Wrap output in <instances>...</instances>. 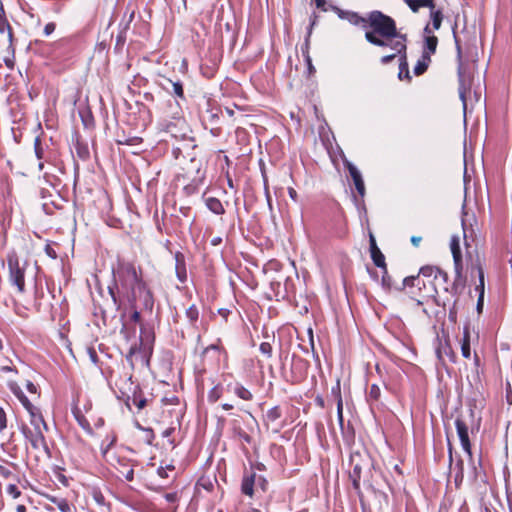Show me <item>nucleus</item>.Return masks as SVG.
<instances>
[{
  "instance_id": "f257e3e1",
  "label": "nucleus",
  "mask_w": 512,
  "mask_h": 512,
  "mask_svg": "<svg viewBox=\"0 0 512 512\" xmlns=\"http://www.w3.org/2000/svg\"><path fill=\"white\" fill-rule=\"evenodd\" d=\"M116 310L122 307L137 305L143 312L152 314L155 298L144 280L143 270L133 262L119 261L114 271V281L108 286Z\"/></svg>"
},
{
  "instance_id": "f03ea898",
  "label": "nucleus",
  "mask_w": 512,
  "mask_h": 512,
  "mask_svg": "<svg viewBox=\"0 0 512 512\" xmlns=\"http://www.w3.org/2000/svg\"><path fill=\"white\" fill-rule=\"evenodd\" d=\"M366 21L365 40L371 45L392 49L393 44L408 41L407 35L398 31L396 21L380 10L368 12Z\"/></svg>"
},
{
  "instance_id": "7ed1b4c3",
  "label": "nucleus",
  "mask_w": 512,
  "mask_h": 512,
  "mask_svg": "<svg viewBox=\"0 0 512 512\" xmlns=\"http://www.w3.org/2000/svg\"><path fill=\"white\" fill-rule=\"evenodd\" d=\"M420 274L428 279V282L433 286L429 290L431 297L435 304L445 307L447 303L451 302L453 298L459 293L458 284L456 279L449 283L448 274L437 266H423L420 268Z\"/></svg>"
},
{
  "instance_id": "20e7f679",
  "label": "nucleus",
  "mask_w": 512,
  "mask_h": 512,
  "mask_svg": "<svg viewBox=\"0 0 512 512\" xmlns=\"http://www.w3.org/2000/svg\"><path fill=\"white\" fill-rule=\"evenodd\" d=\"M46 431H48V426L42 413H34L30 417L29 425H22L21 427V432L31 447L49 456L50 449L44 435Z\"/></svg>"
},
{
  "instance_id": "39448f33",
  "label": "nucleus",
  "mask_w": 512,
  "mask_h": 512,
  "mask_svg": "<svg viewBox=\"0 0 512 512\" xmlns=\"http://www.w3.org/2000/svg\"><path fill=\"white\" fill-rule=\"evenodd\" d=\"M396 290L404 291L408 294L411 299L416 301L417 306H422L431 297L424 277L420 272L418 275L405 277L401 286L396 287Z\"/></svg>"
},
{
  "instance_id": "423d86ee",
  "label": "nucleus",
  "mask_w": 512,
  "mask_h": 512,
  "mask_svg": "<svg viewBox=\"0 0 512 512\" xmlns=\"http://www.w3.org/2000/svg\"><path fill=\"white\" fill-rule=\"evenodd\" d=\"M7 265L9 270V281L16 286L19 293L25 292V272L28 266L26 260H20L16 252L7 255Z\"/></svg>"
},
{
  "instance_id": "0eeeda50",
  "label": "nucleus",
  "mask_w": 512,
  "mask_h": 512,
  "mask_svg": "<svg viewBox=\"0 0 512 512\" xmlns=\"http://www.w3.org/2000/svg\"><path fill=\"white\" fill-rule=\"evenodd\" d=\"M309 367L310 363L306 359L293 355L289 378L290 383L294 385L302 383L307 377Z\"/></svg>"
},
{
  "instance_id": "6e6552de",
  "label": "nucleus",
  "mask_w": 512,
  "mask_h": 512,
  "mask_svg": "<svg viewBox=\"0 0 512 512\" xmlns=\"http://www.w3.org/2000/svg\"><path fill=\"white\" fill-rule=\"evenodd\" d=\"M456 27L457 26L455 25V27H453L452 30H453V36H454L455 46H456V51H457V58L460 62V66L458 69V73H459V77H460L459 97L463 103L464 109H466V106H467L466 98H467V93H470V83H466L465 79L463 78L462 72H461L462 48H461V44H460L459 38L456 33Z\"/></svg>"
},
{
  "instance_id": "1a4fd4ad",
  "label": "nucleus",
  "mask_w": 512,
  "mask_h": 512,
  "mask_svg": "<svg viewBox=\"0 0 512 512\" xmlns=\"http://www.w3.org/2000/svg\"><path fill=\"white\" fill-rule=\"evenodd\" d=\"M393 51L399 53V73L398 78L400 80L406 79L408 82L411 81L408 60H407V42H398L393 44Z\"/></svg>"
},
{
  "instance_id": "9d476101",
  "label": "nucleus",
  "mask_w": 512,
  "mask_h": 512,
  "mask_svg": "<svg viewBox=\"0 0 512 512\" xmlns=\"http://www.w3.org/2000/svg\"><path fill=\"white\" fill-rule=\"evenodd\" d=\"M455 427L463 450L468 454L469 458L472 459V445L470 442L468 426L466 422L462 418L458 417L455 420Z\"/></svg>"
},
{
  "instance_id": "9b49d317",
  "label": "nucleus",
  "mask_w": 512,
  "mask_h": 512,
  "mask_svg": "<svg viewBox=\"0 0 512 512\" xmlns=\"http://www.w3.org/2000/svg\"><path fill=\"white\" fill-rule=\"evenodd\" d=\"M424 35L422 55H427L431 58V56L436 53L438 37L433 34L429 23L424 27Z\"/></svg>"
},
{
  "instance_id": "f8f14e48",
  "label": "nucleus",
  "mask_w": 512,
  "mask_h": 512,
  "mask_svg": "<svg viewBox=\"0 0 512 512\" xmlns=\"http://www.w3.org/2000/svg\"><path fill=\"white\" fill-rule=\"evenodd\" d=\"M333 10L337 13L340 19L347 20L354 26H361L363 29H367L366 16H361L359 13L354 11L342 10L338 7H333Z\"/></svg>"
},
{
  "instance_id": "ddd939ff",
  "label": "nucleus",
  "mask_w": 512,
  "mask_h": 512,
  "mask_svg": "<svg viewBox=\"0 0 512 512\" xmlns=\"http://www.w3.org/2000/svg\"><path fill=\"white\" fill-rule=\"evenodd\" d=\"M450 249L453 256L455 273L461 278L463 271L462 253L460 248V240L458 236H453L450 240Z\"/></svg>"
},
{
  "instance_id": "4468645a",
  "label": "nucleus",
  "mask_w": 512,
  "mask_h": 512,
  "mask_svg": "<svg viewBox=\"0 0 512 512\" xmlns=\"http://www.w3.org/2000/svg\"><path fill=\"white\" fill-rule=\"evenodd\" d=\"M342 160L344 167L348 170L354 182L357 192L363 197L365 195V184L360 171L345 157Z\"/></svg>"
},
{
  "instance_id": "2eb2a0df",
  "label": "nucleus",
  "mask_w": 512,
  "mask_h": 512,
  "mask_svg": "<svg viewBox=\"0 0 512 512\" xmlns=\"http://www.w3.org/2000/svg\"><path fill=\"white\" fill-rule=\"evenodd\" d=\"M226 391L232 392L235 396L243 401H252L253 393L240 382H230L226 385Z\"/></svg>"
},
{
  "instance_id": "dca6fc26",
  "label": "nucleus",
  "mask_w": 512,
  "mask_h": 512,
  "mask_svg": "<svg viewBox=\"0 0 512 512\" xmlns=\"http://www.w3.org/2000/svg\"><path fill=\"white\" fill-rule=\"evenodd\" d=\"M130 401L133 405H135L138 411H141L145 407L151 405L152 399H148L144 396L142 390L139 386H136L131 396L127 397L126 405L129 407Z\"/></svg>"
},
{
  "instance_id": "f3484780",
  "label": "nucleus",
  "mask_w": 512,
  "mask_h": 512,
  "mask_svg": "<svg viewBox=\"0 0 512 512\" xmlns=\"http://www.w3.org/2000/svg\"><path fill=\"white\" fill-rule=\"evenodd\" d=\"M436 355L440 361L443 360L444 356H446L452 363H455L457 359L449 339H446L444 342L439 340V345L436 348Z\"/></svg>"
},
{
  "instance_id": "a211bd4d",
  "label": "nucleus",
  "mask_w": 512,
  "mask_h": 512,
  "mask_svg": "<svg viewBox=\"0 0 512 512\" xmlns=\"http://www.w3.org/2000/svg\"><path fill=\"white\" fill-rule=\"evenodd\" d=\"M174 258H175L176 276L181 283H184L187 280L185 257L183 255V253L178 251L175 253Z\"/></svg>"
},
{
  "instance_id": "6ab92c4d",
  "label": "nucleus",
  "mask_w": 512,
  "mask_h": 512,
  "mask_svg": "<svg viewBox=\"0 0 512 512\" xmlns=\"http://www.w3.org/2000/svg\"><path fill=\"white\" fill-rule=\"evenodd\" d=\"M161 408H162V414H168L170 417H173L175 416L177 421H179V417L181 416V410H177L176 408H172V409H166L167 406L169 405H173V406H179L180 402H179V398L176 397V396H173L171 397L170 399L168 398H163L161 400Z\"/></svg>"
},
{
  "instance_id": "aec40b11",
  "label": "nucleus",
  "mask_w": 512,
  "mask_h": 512,
  "mask_svg": "<svg viewBox=\"0 0 512 512\" xmlns=\"http://www.w3.org/2000/svg\"><path fill=\"white\" fill-rule=\"evenodd\" d=\"M72 413L77 423L81 426V428L88 434H93V429L90 425L89 418L83 413V411L78 406H74L72 409Z\"/></svg>"
},
{
  "instance_id": "412c9836",
  "label": "nucleus",
  "mask_w": 512,
  "mask_h": 512,
  "mask_svg": "<svg viewBox=\"0 0 512 512\" xmlns=\"http://www.w3.org/2000/svg\"><path fill=\"white\" fill-rule=\"evenodd\" d=\"M256 474L251 473L249 475H244L241 482V491L244 495L252 497L254 494V484H255Z\"/></svg>"
},
{
  "instance_id": "4be33fe9",
  "label": "nucleus",
  "mask_w": 512,
  "mask_h": 512,
  "mask_svg": "<svg viewBox=\"0 0 512 512\" xmlns=\"http://www.w3.org/2000/svg\"><path fill=\"white\" fill-rule=\"evenodd\" d=\"M471 334L470 329L468 326H465L463 329V338L461 340V353L462 356L466 359H469L471 357Z\"/></svg>"
},
{
  "instance_id": "5701e85b",
  "label": "nucleus",
  "mask_w": 512,
  "mask_h": 512,
  "mask_svg": "<svg viewBox=\"0 0 512 512\" xmlns=\"http://www.w3.org/2000/svg\"><path fill=\"white\" fill-rule=\"evenodd\" d=\"M206 207L216 215H223L225 213L222 202L216 197H208L205 199Z\"/></svg>"
},
{
  "instance_id": "b1692460",
  "label": "nucleus",
  "mask_w": 512,
  "mask_h": 512,
  "mask_svg": "<svg viewBox=\"0 0 512 512\" xmlns=\"http://www.w3.org/2000/svg\"><path fill=\"white\" fill-rule=\"evenodd\" d=\"M128 310L130 311L131 322L135 324H142L141 313L143 312V310L138 308V305L135 304L133 306L122 307V309L120 310L122 311V317L126 314Z\"/></svg>"
},
{
  "instance_id": "393cba45",
  "label": "nucleus",
  "mask_w": 512,
  "mask_h": 512,
  "mask_svg": "<svg viewBox=\"0 0 512 512\" xmlns=\"http://www.w3.org/2000/svg\"><path fill=\"white\" fill-rule=\"evenodd\" d=\"M430 64L431 58L427 55L421 54V57L418 59L416 65L414 66V74L416 76L424 74L427 71Z\"/></svg>"
},
{
  "instance_id": "a878e982",
  "label": "nucleus",
  "mask_w": 512,
  "mask_h": 512,
  "mask_svg": "<svg viewBox=\"0 0 512 512\" xmlns=\"http://www.w3.org/2000/svg\"><path fill=\"white\" fill-rule=\"evenodd\" d=\"M429 15H430V20H431V24H432L431 29L433 30V32L435 30H439L441 28V25H442V22L444 19L443 9L438 7V9L436 11H431V13Z\"/></svg>"
},
{
  "instance_id": "bb28decb",
  "label": "nucleus",
  "mask_w": 512,
  "mask_h": 512,
  "mask_svg": "<svg viewBox=\"0 0 512 512\" xmlns=\"http://www.w3.org/2000/svg\"><path fill=\"white\" fill-rule=\"evenodd\" d=\"M370 254H371V259H372L373 263L375 264V266H377L381 269H386L385 256L383 255V253L381 252L379 247H374V248L370 249Z\"/></svg>"
},
{
  "instance_id": "cd10ccee",
  "label": "nucleus",
  "mask_w": 512,
  "mask_h": 512,
  "mask_svg": "<svg viewBox=\"0 0 512 512\" xmlns=\"http://www.w3.org/2000/svg\"><path fill=\"white\" fill-rule=\"evenodd\" d=\"M224 387L221 383L215 384L207 394L208 402L216 403L223 395Z\"/></svg>"
},
{
  "instance_id": "c85d7f7f",
  "label": "nucleus",
  "mask_w": 512,
  "mask_h": 512,
  "mask_svg": "<svg viewBox=\"0 0 512 512\" xmlns=\"http://www.w3.org/2000/svg\"><path fill=\"white\" fill-rule=\"evenodd\" d=\"M282 417V410L280 406H274L270 408L265 414V422L266 424L276 423Z\"/></svg>"
},
{
  "instance_id": "c756f323",
  "label": "nucleus",
  "mask_w": 512,
  "mask_h": 512,
  "mask_svg": "<svg viewBox=\"0 0 512 512\" xmlns=\"http://www.w3.org/2000/svg\"><path fill=\"white\" fill-rule=\"evenodd\" d=\"M47 499L51 503L55 504L61 512H71V510H72V506L69 504V502L65 498H58L55 496H47Z\"/></svg>"
},
{
  "instance_id": "7c9ffc66",
  "label": "nucleus",
  "mask_w": 512,
  "mask_h": 512,
  "mask_svg": "<svg viewBox=\"0 0 512 512\" xmlns=\"http://www.w3.org/2000/svg\"><path fill=\"white\" fill-rule=\"evenodd\" d=\"M199 315V309L196 304L190 305L185 311V316L192 326H196V323L199 320Z\"/></svg>"
},
{
  "instance_id": "2f4dec72",
  "label": "nucleus",
  "mask_w": 512,
  "mask_h": 512,
  "mask_svg": "<svg viewBox=\"0 0 512 512\" xmlns=\"http://www.w3.org/2000/svg\"><path fill=\"white\" fill-rule=\"evenodd\" d=\"M135 17V10H127L119 24L120 31L127 33Z\"/></svg>"
},
{
  "instance_id": "473e14b6",
  "label": "nucleus",
  "mask_w": 512,
  "mask_h": 512,
  "mask_svg": "<svg viewBox=\"0 0 512 512\" xmlns=\"http://www.w3.org/2000/svg\"><path fill=\"white\" fill-rule=\"evenodd\" d=\"M475 268L477 269L479 277V283L476 286V290L478 291L479 294L482 293V295H484V270L480 259H477L475 263Z\"/></svg>"
},
{
  "instance_id": "72a5a7b5",
  "label": "nucleus",
  "mask_w": 512,
  "mask_h": 512,
  "mask_svg": "<svg viewBox=\"0 0 512 512\" xmlns=\"http://www.w3.org/2000/svg\"><path fill=\"white\" fill-rule=\"evenodd\" d=\"M350 478L353 482V487L355 490L360 489V478H361V466L357 463L353 465L352 472H350Z\"/></svg>"
},
{
  "instance_id": "f704fd0d",
  "label": "nucleus",
  "mask_w": 512,
  "mask_h": 512,
  "mask_svg": "<svg viewBox=\"0 0 512 512\" xmlns=\"http://www.w3.org/2000/svg\"><path fill=\"white\" fill-rule=\"evenodd\" d=\"M381 396V390L377 384H372L367 393V400L369 402H378Z\"/></svg>"
},
{
  "instance_id": "c9c22d12",
  "label": "nucleus",
  "mask_w": 512,
  "mask_h": 512,
  "mask_svg": "<svg viewBox=\"0 0 512 512\" xmlns=\"http://www.w3.org/2000/svg\"><path fill=\"white\" fill-rule=\"evenodd\" d=\"M137 427L143 432V440L146 444L152 445L155 439V434L153 429L144 428L139 423H137Z\"/></svg>"
},
{
  "instance_id": "e433bc0d",
  "label": "nucleus",
  "mask_w": 512,
  "mask_h": 512,
  "mask_svg": "<svg viewBox=\"0 0 512 512\" xmlns=\"http://www.w3.org/2000/svg\"><path fill=\"white\" fill-rule=\"evenodd\" d=\"M8 387L21 403L27 398L16 382H9Z\"/></svg>"
},
{
  "instance_id": "4c0bfd02",
  "label": "nucleus",
  "mask_w": 512,
  "mask_h": 512,
  "mask_svg": "<svg viewBox=\"0 0 512 512\" xmlns=\"http://www.w3.org/2000/svg\"><path fill=\"white\" fill-rule=\"evenodd\" d=\"M382 273V286L387 291H391L393 288L396 289V287L393 284L392 277L389 275L387 268L382 269Z\"/></svg>"
},
{
  "instance_id": "58836bf2",
  "label": "nucleus",
  "mask_w": 512,
  "mask_h": 512,
  "mask_svg": "<svg viewBox=\"0 0 512 512\" xmlns=\"http://www.w3.org/2000/svg\"><path fill=\"white\" fill-rule=\"evenodd\" d=\"M426 1L427 0H404L413 13H417L421 8H424Z\"/></svg>"
},
{
  "instance_id": "ea45409f",
  "label": "nucleus",
  "mask_w": 512,
  "mask_h": 512,
  "mask_svg": "<svg viewBox=\"0 0 512 512\" xmlns=\"http://www.w3.org/2000/svg\"><path fill=\"white\" fill-rule=\"evenodd\" d=\"M331 396L336 401V405H338V403L340 402H343L341 395V384L339 379L337 380L336 384L331 388Z\"/></svg>"
},
{
  "instance_id": "a19ab883",
  "label": "nucleus",
  "mask_w": 512,
  "mask_h": 512,
  "mask_svg": "<svg viewBox=\"0 0 512 512\" xmlns=\"http://www.w3.org/2000/svg\"><path fill=\"white\" fill-rule=\"evenodd\" d=\"M10 28L9 22L5 16L4 7L0 1V32L4 33L6 29Z\"/></svg>"
},
{
  "instance_id": "79ce46f5",
  "label": "nucleus",
  "mask_w": 512,
  "mask_h": 512,
  "mask_svg": "<svg viewBox=\"0 0 512 512\" xmlns=\"http://www.w3.org/2000/svg\"><path fill=\"white\" fill-rule=\"evenodd\" d=\"M23 405V407L27 410V412L29 413V416L31 417L32 415L35 414H40L41 411L38 407L34 406L31 401L26 398L23 403H21Z\"/></svg>"
},
{
  "instance_id": "37998d69",
  "label": "nucleus",
  "mask_w": 512,
  "mask_h": 512,
  "mask_svg": "<svg viewBox=\"0 0 512 512\" xmlns=\"http://www.w3.org/2000/svg\"><path fill=\"white\" fill-rule=\"evenodd\" d=\"M173 93L180 99L185 100L183 84L180 81L172 82Z\"/></svg>"
},
{
  "instance_id": "c03bdc74",
  "label": "nucleus",
  "mask_w": 512,
  "mask_h": 512,
  "mask_svg": "<svg viewBox=\"0 0 512 512\" xmlns=\"http://www.w3.org/2000/svg\"><path fill=\"white\" fill-rule=\"evenodd\" d=\"M201 71H202V74L207 77L208 79L214 77L216 71H217V66L216 64L214 63L213 66H206V65H202L201 66Z\"/></svg>"
},
{
  "instance_id": "a18cd8bd",
  "label": "nucleus",
  "mask_w": 512,
  "mask_h": 512,
  "mask_svg": "<svg viewBox=\"0 0 512 512\" xmlns=\"http://www.w3.org/2000/svg\"><path fill=\"white\" fill-rule=\"evenodd\" d=\"M0 370L3 372L16 371L15 367L12 365V362L3 358L2 356H0Z\"/></svg>"
},
{
  "instance_id": "49530a36",
  "label": "nucleus",
  "mask_w": 512,
  "mask_h": 512,
  "mask_svg": "<svg viewBox=\"0 0 512 512\" xmlns=\"http://www.w3.org/2000/svg\"><path fill=\"white\" fill-rule=\"evenodd\" d=\"M34 150L36 157L41 160L44 158V149L41 144V139L39 137H36L34 140Z\"/></svg>"
},
{
  "instance_id": "de8ad7c7",
  "label": "nucleus",
  "mask_w": 512,
  "mask_h": 512,
  "mask_svg": "<svg viewBox=\"0 0 512 512\" xmlns=\"http://www.w3.org/2000/svg\"><path fill=\"white\" fill-rule=\"evenodd\" d=\"M199 190V185L197 183H190L184 186L183 193L185 196H192L196 194Z\"/></svg>"
},
{
  "instance_id": "09e8293b",
  "label": "nucleus",
  "mask_w": 512,
  "mask_h": 512,
  "mask_svg": "<svg viewBox=\"0 0 512 512\" xmlns=\"http://www.w3.org/2000/svg\"><path fill=\"white\" fill-rule=\"evenodd\" d=\"M260 352L265 355L267 358H271L272 357V346L269 342H262L260 344Z\"/></svg>"
},
{
  "instance_id": "8fccbe9b",
  "label": "nucleus",
  "mask_w": 512,
  "mask_h": 512,
  "mask_svg": "<svg viewBox=\"0 0 512 512\" xmlns=\"http://www.w3.org/2000/svg\"><path fill=\"white\" fill-rule=\"evenodd\" d=\"M6 491L13 498H18L21 495L19 488L15 484H9L6 488Z\"/></svg>"
},
{
  "instance_id": "3c124183",
  "label": "nucleus",
  "mask_w": 512,
  "mask_h": 512,
  "mask_svg": "<svg viewBox=\"0 0 512 512\" xmlns=\"http://www.w3.org/2000/svg\"><path fill=\"white\" fill-rule=\"evenodd\" d=\"M264 192H265L267 204H268L269 208L272 209V199H271L268 181H267L266 177H264Z\"/></svg>"
},
{
  "instance_id": "603ef678",
  "label": "nucleus",
  "mask_w": 512,
  "mask_h": 512,
  "mask_svg": "<svg viewBox=\"0 0 512 512\" xmlns=\"http://www.w3.org/2000/svg\"><path fill=\"white\" fill-rule=\"evenodd\" d=\"M141 142H142V138L137 137V136L128 138L124 142L119 141L120 144H125V145H130V146L139 145Z\"/></svg>"
},
{
  "instance_id": "864d4df0",
  "label": "nucleus",
  "mask_w": 512,
  "mask_h": 512,
  "mask_svg": "<svg viewBox=\"0 0 512 512\" xmlns=\"http://www.w3.org/2000/svg\"><path fill=\"white\" fill-rule=\"evenodd\" d=\"M396 57H399V53L394 51V53H392V54L385 55V56L381 57L380 61L382 64L385 65V64L392 62Z\"/></svg>"
},
{
  "instance_id": "5fc2aeb1",
  "label": "nucleus",
  "mask_w": 512,
  "mask_h": 512,
  "mask_svg": "<svg viewBox=\"0 0 512 512\" xmlns=\"http://www.w3.org/2000/svg\"><path fill=\"white\" fill-rule=\"evenodd\" d=\"M7 427V416L3 408L0 407V431Z\"/></svg>"
},
{
  "instance_id": "6e6d98bb",
  "label": "nucleus",
  "mask_w": 512,
  "mask_h": 512,
  "mask_svg": "<svg viewBox=\"0 0 512 512\" xmlns=\"http://www.w3.org/2000/svg\"><path fill=\"white\" fill-rule=\"evenodd\" d=\"M56 29V24L54 22H49L45 25L43 33L45 36L51 35Z\"/></svg>"
},
{
  "instance_id": "4d7b16f0",
  "label": "nucleus",
  "mask_w": 512,
  "mask_h": 512,
  "mask_svg": "<svg viewBox=\"0 0 512 512\" xmlns=\"http://www.w3.org/2000/svg\"><path fill=\"white\" fill-rule=\"evenodd\" d=\"M26 389L29 391V393L36 395L39 397L38 387L31 381H27L26 383Z\"/></svg>"
},
{
  "instance_id": "13d9d810",
  "label": "nucleus",
  "mask_w": 512,
  "mask_h": 512,
  "mask_svg": "<svg viewBox=\"0 0 512 512\" xmlns=\"http://www.w3.org/2000/svg\"><path fill=\"white\" fill-rule=\"evenodd\" d=\"M337 418L339 424L342 426L344 422V416H343V402L338 403L337 405Z\"/></svg>"
},
{
  "instance_id": "bf43d9fd",
  "label": "nucleus",
  "mask_w": 512,
  "mask_h": 512,
  "mask_svg": "<svg viewBox=\"0 0 512 512\" xmlns=\"http://www.w3.org/2000/svg\"><path fill=\"white\" fill-rule=\"evenodd\" d=\"M164 498L168 503L174 504L178 501V494L176 492L166 493Z\"/></svg>"
},
{
  "instance_id": "052dcab7",
  "label": "nucleus",
  "mask_w": 512,
  "mask_h": 512,
  "mask_svg": "<svg viewBox=\"0 0 512 512\" xmlns=\"http://www.w3.org/2000/svg\"><path fill=\"white\" fill-rule=\"evenodd\" d=\"M0 476L5 478V479H8L11 476H13V473L7 467H5V466L0 464Z\"/></svg>"
},
{
  "instance_id": "680f3d73",
  "label": "nucleus",
  "mask_w": 512,
  "mask_h": 512,
  "mask_svg": "<svg viewBox=\"0 0 512 512\" xmlns=\"http://www.w3.org/2000/svg\"><path fill=\"white\" fill-rule=\"evenodd\" d=\"M167 470H174V466L159 467L157 473L161 478H168Z\"/></svg>"
},
{
  "instance_id": "e2e57ef3",
  "label": "nucleus",
  "mask_w": 512,
  "mask_h": 512,
  "mask_svg": "<svg viewBox=\"0 0 512 512\" xmlns=\"http://www.w3.org/2000/svg\"><path fill=\"white\" fill-rule=\"evenodd\" d=\"M87 352L89 354L91 361L96 364L98 362V355L96 350L93 347H89L87 349Z\"/></svg>"
},
{
  "instance_id": "0e129e2a",
  "label": "nucleus",
  "mask_w": 512,
  "mask_h": 512,
  "mask_svg": "<svg viewBox=\"0 0 512 512\" xmlns=\"http://www.w3.org/2000/svg\"><path fill=\"white\" fill-rule=\"evenodd\" d=\"M126 34L125 32H122L119 30V33L116 37V43L117 45H124L125 41H126Z\"/></svg>"
},
{
  "instance_id": "69168bd1",
  "label": "nucleus",
  "mask_w": 512,
  "mask_h": 512,
  "mask_svg": "<svg viewBox=\"0 0 512 512\" xmlns=\"http://www.w3.org/2000/svg\"><path fill=\"white\" fill-rule=\"evenodd\" d=\"M463 479H464V472L458 471L455 475V484L457 487H459L461 485V483L463 482Z\"/></svg>"
},
{
  "instance_id": "338daca9",
  "label": "nucleus",
  "mask_w": 512,
  "mask_h": 512,
  "mask_svg": "<svg viewBox=\"0 0 512 512\" xmlns=\"http://www.w3.org/2000/svg\"><path fill=\"white\" fill-rule=\"evenodd\" d=\"M424 8H428L430 12L436 11L438 9L436 7V0H427Z\"/></svg>"
},
{
  "instance_id": "774afa93",
  "label": "nucleus",
  "mask_w": 512,
  "mask_h": 512,
  "mask_svg": "<svg viewBox=\"0 0 512 512\" xmlns=\"http://www.w3.org/2000/svg\"><path fill=\"white\" fill-rule=\"evenodd\" d=\"M174 432H175V427L170 426L162 432V437L169 439Z\"/></svg>"
}]
</instances>
